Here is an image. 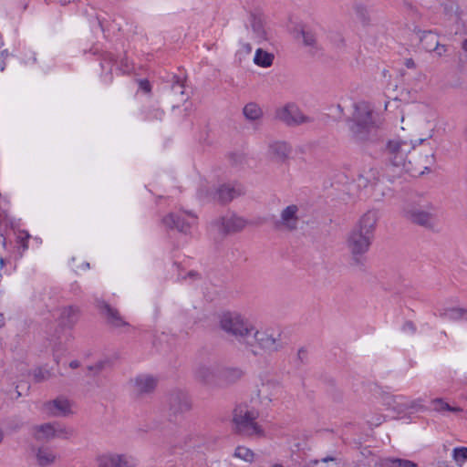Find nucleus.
I'll return each instance as SVG.
<instances>
[{
  "label": "nucleus",
  "instance_id": "obj_19",
  "mask_svg": "<svg viewBox=\"0 0 467 467\" xmlns=\"http://www.w3.org/2000/svg\"><path fill=\"white\" fill-rule=\"evenodd\" d=\"M220 372L221 368L216 364H201L195 369V377L202 383L212 384L216 381Z\"/></svg>",
  "mask_w": 467,
  "mask_h": 467
},
{
  "label": "nucleus",
  "instance_id": "obj_33",
  "mask_svg": "<svg viewBox=\"0 0 467 467\" xmlns=\"http://www.w3.org/2000/svg\"><path fill=\"white\" fill-rule=\"evenodd\" d=\"M421 42L424 48L427 51L431 52L432 49L435 47L436 44H438L440 41L437 34L431 31H428L423 33L421 36Z\"/></svg>",
  "mask_w": 467,
  "mask_h": 467
},
{
  "label": "nucleus",
  "instance_id": "obj_39",
  "mask_svg": "<svg viewBox=\"0 0 467 467\" xmlns=\"http://www.w3.org/2000/svg\"><path fill=\"white\" fill-rule=\"evenodd\" d=\"M313 467H336L333 458H324L320 461H315Z\"/></svg>",
  "mask_w": 467,
  "mask_h": 467
},
{
  "label": "nucleus",
  "instance_id": "obj_23",
  "mask_svg": "<svg viewBox=\"0 0 467 467\" xmlns=\"http://www.w3.org/2000/svg\"><path fill=\"white\" fill-rule=\"evenodd\" d=\"M268 154L272 159L278 161H285L292 154V147L285 141H273L268 146Z\"/></svg>",
  "mask_w": 467,
  "mask_h": 467
},
{
  "label": "nucleus",
  "instance_id": "obj_9",
  "mask_svg": "<svg viewBox=\"0 0 467 467\" xmlns=\"http://www.w3.org/2000/svg\"><path fill=\"white\" fill-rule=\"evenodd\" d=\"M139 461L128 453L107 451L97 457V467H137Z\"/></svg>",
  "mask_w": 467,
  "mask_h": 467
},
{
  "label": "nucleus",
  "instance_id": "obj_1",
  "mask_svg": "<svg viewBox=\"0 0 467 467\" xmlns=\"http://www.w3.org/2000/svg\"><path fill=\"white\" fill-rule=\"evenodd\" d=\"M252 335L253 338L247 337L244 345L246 350L255 357L265 358L283 348L280 335L270 329H254Z\"/></svg>",
  "mask_w": 467,
  "mask_h": 467
},
{
  "label": "nucleus",
  "instance_id": "obj_8",
  "mask_svg": "<svg viewBox=\"0 0 467 467\" xmlns=\"http://www.w3.org/2000/svg\"><path fill=\"white\" fill-rule=\"evenodd\" d=\"M258 413L254 410H248L244 407L235 409L234 414V421L237 425L240 431L247 435H262L263 431L255 421Z\"/></svg>",
  "mask_w": 467,
  "mask_h": 467
},
{
  "label": "nucleus",
  "instance_id": "obj_20",
  "mask_svg": "<svg viewBox=\"0 0 467 467\" xmlns=\"http://www.w3.org/2000/svg\"><path fill=\"white\" fill-rule=\"evenodd\" d=\"M192 407L190 397L183 392H176L171 396L170 410L174 414L185 413Z\"/></svg>",
  "mask_w": 467,
  "mask_h": 467
},
{
  "label": "nucleus",
  "instance_id": "obj_53",
  "mask_svg": "<svg viewBox=\"0 0 467 467\" xmlns=\"http://www.w3.org/2000/svg\"><path fill=\"white\" fill-rule=\"evenodd\" d=\"M4 265V259L0 257V268H2Z\"/></svg>",
  "mask_w": 467,
  "mask_h": 467
},
{
  "label": "nucleus",
  "instance_id": "obj_27",
  "mask_svg": "<svg viewBox=\"0 0 467 467\" xmlns=\"http://www.w3.org/2000/svg\"><path fill=\"white\" fill-rule=\"evenodd\" d=\"M32 435L36 440H50L57 435V425L54 423H43L32 428Z\"/></svg>",
  "mask_w": 467,
  "mask_h": 467
},
{
  "label": "nucleus",
  "instance_id": "obj_3",
  "mask_svg": "<svg viewBox=\"0 0 467 467\" xmlns=\"http://www.w3.org/2000/svg\"><path fill=\"white\" fill-rule=\"evenodd\" d=\"M402 216L412 223L427 228L433 227L438 220L437 210L428 201H413L402 208Z\"/></svg>",
  "mask_w": 467,
  "mask_h": 467
},
{
  "label": "nucleus",
  "instance_id": "obj_30",
  "mask_svg": "<svg viewBox=\"0 0 467 467\" xmlns=\"http://www.w3.org/2000/svg\"><path fill=\"white\" fill-rule=\"evenodd\" d=\"M431 406L432 410H434L438 413H444L446 411H451V412H461L462 411V409L460 407L451 406L449 403H447L441 398L433 399L431 401Z\"/></svg>",
  "mask_w": 467,
  "mask_h": 467
},
{
  "label": "nucleus",
  "instance_id": "obj_32",
  "mask_svg": "<svg viewBox=\"0 0 467 467\" xmlns=\"http://www.w3.org/2000/svg\"><path fill=\"white\" fill-rule=\"evenodd\" d=\"M234 457L245 462L252 463L255 461L256 454L245 446H237L234 450Z\"/></svg>",
  "mask_w": 467,
  "mask_h": 467
},
{
  "label": "nucleus",
  "instance_id": "obj_21",
  "mask_svg": "<svg viewBox=\"0 0 467 467\" xmlns=\"http://www.w3.org/2000/svg\"><path fill=\"white\" fill-rule=\"evenodd\" d=\"M433 163V153L425 154L424 156L420 157L419 160H415L414 161H411L410 160V165L407 168V172L410 173L412 176L421 175L426 171L430 170Z\"/></svg>",
  "mask_w": 467,
  "mask_h": 467
},
{
  "label": "nucleus",
  "instance_id": "obj_43",
  "mask_svg": "<svg viewBox=\"0 0 467 467\" xmlns=\"http://www.w3.org/2000/svg\"><path fill=\"white\" fill-rule=\"evenodd\" d=\"M172 89L175 91V92H180L181 94H183V85L181 83V82H176L173 86H172Z\"/></svg>",
  "mask_w": 467,
  "mask_h": 467
},
{
  "label": "nucleus",
  "instance_id": "obj_28",
  "mask_svg": "<svg viewBox=\"0 0 467 467\" xmlns=\"http://www.w3.org/2000/svg\"><path fill=\"white\" fill-rule=\"evenodd\" d=\"M295 38L302 42L305 47H316L317 37L316 35L306 26L300 25L295 28Z\"/></svg>",
  "mask_w": 467,
  "mask_h": 467
},
{
  "label": "nucleus",
  "instance_id": "obj_44",
  "mask_svg": "<svg viewBox=\"0 0 467 467\" xmlns=\"http://www.w3.org/2000/svg\"><path fill=\"white\" fill-rule=\"evenodd\" d=\"M408 401H412L413 402V407L410 408L409 410H410V409L421 410L423 408L422 405H421V400H410L408 399Z\"/></svg>",
  "mask_w": 467,
  "mask_h": 467
},
{
  "label": "nucleus",
  "instance_id": "obj_11",
  "mask_svg": "<svg viewBox=\"0 0 467 467\" xmlns=\"http://www.w3.org/2000/svg\"><path fill=\"white\" fill-rule=\"evenodd\" d=\"M162 223L168 228H175L179 232L189 234L191 229L196 226L197 217L188 212L171 213L162 219Z\"/></svg>",
  "mask_w": 467,
  "mask_h": 467
},
{
  "label": "nucleus",
  "instance_id": "obj_51",
  "mask_svg": "<svg viewBox=\"0 0 467 467\" xmlns=\"http://www.w3.org/2000/svg\"><path fill=\"white\" fill-rule=\"evenodd\" d=\"M270 467H285V466H283V465H282V464H280V463H275V464H273V465H272V466H270Z\"/></svg>",
  "mask_w": 467,
  "mask_h": 467
},
{
  "label": "nucleus",
  "instance_id": "obj_24",
  "mask_svg": "<svg viewBox=\"0 0 467 467\" xmlns=\"http://www.w3.org/2000/svg\"><path fill=\"white\" fill-rule=\"evenodd\" d=\"M436 311L439 317L448 321H459L467 317V309L459 306H440Z\"/></svg>",
  "mask_w": 467,
  "mask_h": 467
},
{
  "label": "nucleus",
  "instance_id": "obj_47",
  "mask_svg": "<svg viewBox=\"0 0 467 467\" xmlns=\"http://www.w3.org/2000/svg\"><path fill=\"white\" fill-rule=\"evenodd\" d=\"M462 50H463L464 52H466V53H467V38H466V39H464V40L462 41Z\"/></svg>",
  "mask_w": 467,
  "mask_h": 467
},
{
  "label": "nucleus",
  "instance_id": "obj_48",
  "mask_svg": "<svg viewBox=\"0 0 467 467\" xmlns=\"http://www.w3.org/2000/svg\"><path fill=\"white\" fill-rule=\"evenodd\" d=\"M5 324V317L2 313H0V327Z\"/></svg>",
  "mask_w": 467,
  "mask_h": 467
},
{
  "label": "nucleus",
  "instance_id": "obj_18",
  "mask_svg": "<svg viewBox=\"0 0 467 467\" xmlns=\"http://www.w3.org/2000/svg\"><path fill=\"white\" fill-rule=\"evenodd\" d=\"M97 307L110 326L114 327H122L128 325V323L119 315V311L106 302L98 300Z\"/></svg>",
  "mask_w": 467,
  "mask_h": 467
},
{
  "label": "nucleus",
  "instance_id": "obj_22",
  "mask_svg": "<svg viewBox=\"0 0 467 467\" xmlns=\"http://www.w3.org/2000/svg\"><path fill=\"white\" fill-rule=\"evenodd\" d=\"M133 390L138 394H145L153 391L157 380L151 375H139L131 380Z\"/></svg>",
  "mask_w": 467,
  "mask_h": 467
},
{
  "label": "nucleus",
  "instance_id": "obj_42",
  "mask_svg": "<svg viewBox=\"0 0 467 467\" xmlns=\"http://www.w3.org/2000/svg\"><path fill=\"white\" fill-rule=\"evenodd\" d=\"M140 88L144 91V92H150V82L146 79H143V80H140Z\"/></svg>",
  "mask_w": 467,
  "mask_h": 467
},
{
  "label": "nucleus",
  "instance_id": "obj_4",
  "mask_svg": "<svg viewBox=\"0 0 467 467\" xmlns=\"http://www.w3.org/2000/svg\"><path fill=\"white\" fill-rule=\"evenodd\" d=\"M425 139L417 140L419 144L422 143ZM416 141L411 140H405L401 138H394L388 142L387 152L389 159L393 166L400 169L401 171L407 172V168L410 165L408 161L409 154L415 148Z\"/></svg>",
  "mask_w": 467,
  "mask_h": 467
},
{
  "label": "nucleus",
  "instance_id": "obj_26",
  "mask_svg": "<svg viewBox=\"0 0 467 467\" xmlns=\"http://www.w3.org/2000/svg\"><path fill=\"white\" fill-rule=\"evenodd\" d=\"M36 463L39 467H47L57 461V454L48 447H38L34 451Z\"/></svg>",
  "mask_w": 467,
  "mask_h": 467
},
{
  "label": "nucleus",
  "instance_id": "obj_5",
  "mask_svg": "<svg viewBox=\"0 0 467 467\" xmlns=\"http://www.w3.org/2000/svg\"><path fill=\"white\" fill-rule=\"evenodd\" d=\"M280 390V382L269 375H260L254 385L251 401L262 407H268Z\"/></svg>",
  "mask_w": 467,
  "mask_h": 467
},
{
  "label": "nucleus",
  "instance_id": "obj_14",
  "mask_svg": "<svg viewBox=\"0 0 467 467\" xmlns=\"http://www.w3.org/2000/svg\"><path fill=\"white\" fill-rule=\"evenodd\" d=\"M276 118L288 125H298L307 120V118L295 104H286L277 109Z\"/></svg>",
  "mask_w": 467,
  "mask_h": 467
},
{
  "label": "nucleus",
  "instance_id": "obj_31",
  "mask_svg": "<svg viewBox=\"0 0 467 467\" xmlns=\"http://www.w3.org/2000/svg\"><path fill=\"white\" fill-rule=\"evenodd\" d=\"M244 115L246 119L251 121H257L263 117L262 109L255 103H248L243 109Z\"/></svg>",
  "mask_w": 467,
  "mask_h": 467
},
{
  "label": "nucleus",
  "instance_id": "obj_2",
  "mask_svg": "<svg viewBox=\"0 0 467 467\" xmlns=\"http://www.w3.org/2000/svg\"><path fill=\"white\" fill-rule=\"evenodd\" d=\"M217 320L222 331L243 343L254 331V326L248 319L236 311L222 312L218 315Z\"/></svg>",
  "mask_w": 467,
  "mask_h": 467
},
{
  "label": "nucleus",
  "instance_id": "obj_45",
  "mask_svg": "<svg viewBox=\"0 0 467 467\" xmlns=\"http://www.w3.org/2000/svg\"><path fill=\"white\" fill-rule=\"evenodd\" d=\"M463 26L465 27L464 34L467 35V13L462 16Z\"/></svg>",
  "mask_w": 467,
  "mask_h": 467
},
{
  "label": "nucleus",
  "instance_id": "obj_15",
  "mask_svg": "<svg viewBox=\"0 0 467 467\" xmlns=\"http://www.w3.org/2000/svg\"><path fill=\"white\" fill-rule=\"evenodd\" d=\"M379 218L380 213L379 210L369 209L359 217L353 228L374 237V233Z\"/></svg>",
  "mask_w": 467,
  "mask_h": 467
},
{
  "label": "nucleus",
  "instance_id": "obj_36",
  "mask_svg": "<svg viewBox=\"0 0 467 467\" xmlns=\"http://www.w3.org/2000/svg\"><path fill=\"white\" fill-rule=\"evenodd\" d=\"M452 458L458 465H462L467 461V447L454 448Z\"/></svg>",
  "mask_w": 467,
  "mask_h": 467
},
{
  "label": "nucleus",
  "instance_id": "obj_29",
  "mask_svg": "<svg viewBox=\"0 0 467 467\" xmlns=\"http://www.w3.org/2000/svg\"><path fill=\"white\" fill-rule=\"evenodd\" d=\"M274 58L273 53L258 48L254 57V63L261 67H269L272 66Z\"/></svg>",
  "mask_w": 467,
  "mask_h": 467
},
{
  "label": "nucleus",
  "instance_id": "obj_17",
  "mask_svg": "<svg viewBox=\"0 0 467 467\" xmlns=\"http://www.w3.org/2000/svg\"><path fill=\"white\" fill-rule=\"evenodd\" d=\"M215 224L219 231L223 233L237 232L244 229L246 225V221L234 214H227L219 218Z\"/></svg>",
  "mask_w": 467,
  "mask_h": 467
},
{
  "label": "nucleus",
  "instance_id": "obj_49",
  "mask_svg": "<svg viewBox=\"0 0 467 467\" xmlns=\"http://www.w3.org/2000/svg\"><path fill=\"white\" fill-rule=\"evenodd\" d=\"M233 373H234L237 377H240L242 375L241 371L238 369L232 370Z\"/></svg>",
  "mask_w": 467,
  "mask_h": 467
},
{
  "label": "nucleus",
  "instance_id": "obj_35",
  "mask_svg": "<svg viewBox=\"0 0 467 467\" xmlns=\"http://www.w3.org/2000/svg\"><path fill=\"white\" fill-rule=\"evenodd\" d=\"M382 467H416V464L410 461L396 458H389L381 461Z\"/></svg>",
  "mask_w": 467,
  "mask_h": 467
},
{
  "label": "nucleus",
  "instance_id": "obj_52",
  "mask_svg": "<svg viewBox=\"0 0 467 467\" xmlns=\"http://www.w3.org/2000/svg\"><path fill=\"white\" fill-rule=\"evenodd\" d=\"M383 420H385V417H384V418H380V419H379V420H378V421L376 422V424H377V425H379V424H380V423H381V421H383Z\"/></svg>",
  "mask_w": 467,
  "mask_h": 467
},
{
  "label": "nucleus",
  "instance_id": "obj_34",
  "mask_svg": "<svg viewBox=\"0 0 467 467\" xmlns=\"http://www.w3.org/2000/svg\"><path fill=\"white\" fill-rule=\"evenodd\" d=\"M78 315V309L72 306L63 307L60 312V317L68 325L75 323Z\"/></svg>",
  "mask_w": 467,
  "mask_h": 467
},
{
  "label": "nucleus",
  "instance_id": "obj_12",
  "mask_svg": "<svg viewBox=\"0 0 467 467\" xmlns=\"http://www.w3.org/2000/svg\"><path fill=\"white\" fill-rule=\"evenodd\" d=\"M372 240V236L353 228L348 235L347 247L354 257H358L368 251Z\"/></svg>",
  "mask_w": 467,
  "mask_h": 467
},
{
  "label": "nucleus",
  "instance_id": "obj_40",
  "mask_svg": "<svg viewBox=\"0 0 467 467\" xmlns=\"http://www.w3.org/2000/svg\"><path fill=\"white\" fill-rule=\"evenodd\" d=\"M431 52H434L438 57L445 56L448 52V47L444 44H441L440 42L436 44L435 47Z\"/></svg>",
  "mask_w": 467,
  "mask_h": 467
},
{
  "label": "nucleus",
  "instance_id": "obj_10",
  "mask_svg": "<svg viewBox=\"0 0 467 467\" xmlns=\"http://www.w3.org/2000/svg\"><path fill=\"white\" fill-rule=\"evenodd\" d=\"M74 402L64 396L47 400L42 405V411L50 417H68L74 414Z\"/></svg>",
  "mask_w": 467,
  "mask_h": 467
},
{
  "label": "nucleus",
  "instance_id": "obj_50",
  "mask_svg": "<svg viewBox=\"0 0 467 467\" xmlns=\"http://www.w3.org/2000/svg\"><path fill=\"white\" fill-rule=\"evenodd\" d=\"M4 440V432L0 430V443L3 441Z\"/></svg>",
  "mask_w": 467,
  "mask_h": 467
},
{
  "label": "nucleus",
  "instance_id": "obj_46",
  "mask_svg": "<svg viewBox=\"0 0 467 467\" xmlns=\"http://www.w3.org/2000/svg\"><path fill=\"white\" fill-rule=\"evenodd\" d=\"M69 367L71 368H77L79 367V362L78 360H72L70 363H69Z\"/></svg>",
  "mask_w": 467,
  "mask_h": 467
},
{
  "label": "nucleus",
  "instance_id": "obj_16",
  "mask_svg": "<svg viewBox=\"0 0 467 467\" xmlns=\"http://www.w3.org/2000/svg\"><path fill=\"white\" fill-rule=\"evenodd\" d=\"M380 403L387 410L395 414L404 413L409 410L410 408L413 407V402L408 401L406 397L389 394L382 396Z\"/></svg>",
  "mask_w": 467,
  "mask_h": 467
},
{
  "label": "nucleus",
  "instance_id": "obj_6",
  "mask_svg": "<svg viewBox=\"0 0 467 467\" xmlns=\"http://www.w3.org/2000/svg\"><path fill=\"white\" fill-rule=\"evenodd\" d=\"M372 124L371 106L364 101L356 103L354 105L352 117L348 123L351 135L356 140L365 139L368 130Z\"/></svg>",
  "mask_w": 467,
  "mask_h": 467
},
{
  "label": "nucleus",
  "instance_id": "obj_13",
  "mask_svg": "<svg viewBox=\"0 0 467 467\" xmlns=\"http://www.w3.org/2000/svg\"><path fill=\"white\" fill-rule=\"evenodd\" d=\"M300 219L299 206L289 204L281 210L276 225L281 230L293 231L297 228Z\"/></svg>",
  "mask_w": 467,
  "mask_h": 467
},
{
  "label": "nucleus",
  "instance_id": "obj_38",
  "mask_svg": "<svg viewBox=\"0 0 467 467\" xmlns=\"http://www.w3.org/2000/svg\"><path fill=\"white\" fill-rule=\"evenodd\" d=\"M252 52V47L248 43H241L239 49L236 52V56L239 60H242Z\"/></svg>",
  "mask_w": 467,
  "mask_h": 467
},
{
  "label": "nucleus",
  "instance_id": "obj_37",
  "mask_svg": "<svg viewBox=\"0 0 467 467\" xmlns=\"http://www.w3.org/2000/svg\"><path fill=\"white\" fill-rule=\"evenodd\" d=\"M218 199L222 202H228L234 198V192L229 186H222L217 191Z\"/></svg>",
  "mask_w": 467,
  "mask_h": 467
},
{
  "label": "nucleus",
  "instance_id": "obj_7",
  "mask_svg": "<svg viewBox=\"0 0 467 467\" xmlns=\"http://www.w3.org/2000/svg\"><path fill=\"white\" fill-rule=\"evenodd\" d=\"M434 118V110L424 103L409 105L401 116V122L408 125L421 126L430 123Z\"/></svg>",
  "mask_w": 467,
  "mask_h": 467
},
{
  "label": "nucleus",
  "instance_id": "obj_41",
  "mask_svg": "<svg viewBox=\"0 0 467 467\" xmlns=\"http://www.w3.org/2000/svg\"><path fill=\"white\" fill-rule=\"evenodd\" d=\"M18 241L21 243L23 249H27V240L29 238V234L27 233H21L17 236Z\"/></svg>",
  "mask_w": 467,
  "mask_h": 467
},
{
  "label": "nucleus",
  "instance_id": "obj_25",
  "mask_svg": "<svg viewBox=\"0 0 467 467\" xmlns=\"http://www.w3.org/2000/svg\"><path fill=\"white\" fill-rule=\"evenodd\" d=\"M250 27L253 34V37L258 41H264L268 39L269 32L266 27L265 20L257 16H253L250 21Z\"/></svg>",
  "mask_w": 467,
  "mask_h": 467
}]
</instances>
